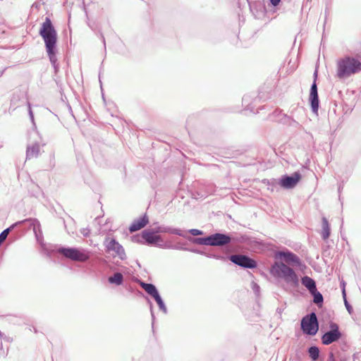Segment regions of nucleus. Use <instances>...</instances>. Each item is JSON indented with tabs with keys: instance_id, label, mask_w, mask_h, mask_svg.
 Instances as JSON below:
<instances>
[{
	"instance_id": "b1692460",
	"label": "nucleus",
	"mask_w": 361,
	"mask_h": 361,
	"mask_svg": "<svg viewBox=\"0 0 361 361\" xmlns=\"http://www.w3.org/2000/svg\"><path fill=\"white\" fill-rule=\"evenodd\" d=\"M213 186H209L207 190L202 191V190H196L192 192V197L195 200L203 199L205 198L209 194L213 192Z\"/></svg>"
},
{
	"instance_id": "4d7b16f0",
	"label": "nucleus",
	"mask_w": 361,
	"mask_h": 361,
	"mask_svg": "<svg viewBox=\"0 0 361 361\" xmlns=\"http://www.w3.org/2000/svg\"><path fill=\"white\" fill-rule=\"evenodd\" d=\"M256 5H258L260 7H263V6L262 5V4L260 2H258V3H255Z\"/></svg>"
},
{
	"instance_id": "052dcab7",
	"label": "nucleus",
	"mask_w": 361,
	"mask_h": 361,
	"mask_svg": "<svg viewBox=\"0 0 361 361\" xmlns=\"http://www.w3.org/2000/svg\"><path fill=\"white\" fill-rule=\"evenodd\" d=\"M248 3H249V6H250V9H252V5L251 4V3H250V2H249V1H248Z\"/></svg>"
},
{
	"instance_id": "f704fd0d",
	"label": "nucleus",
	"mask_w": 361,
	"mask_h": 361,
	"mask_svg": "<svg viewBox=\"0 0 361 361\" xmlns=\"http://www.w3.org/2000/svg\"><path fill=\"white\" fill-rule=\"evenodd\" d=\"M345 307L348 311V312L351 314L353 312V306L350 304V302L348 301L347 295L345 294V295H342Z\"/></svg>"
},
{
	"instance_id": "f03ea898",
	"label": "nucleus",
	"mask_w": 361,
	"mask_h": 361,
	"mask_svg": "<svg viewBox=\"0 0 361 361\" xmlns=\"http://www.w3.org/2000/svg\"><path fill=\"white\" fill-rule=\"evenodd\" d=\"M39 35L44 42L45 49L56 76L59 71L57 59L58 34L49 17H46L44 21L41 24Z\"/></svg>"
},
{
	"instance_id": "09e8293b",
	"label": "nucleus",
	"mask_w": 361,
	"mask_h": 361,
	"mask_svg": "<svg viewBox=\"0 0 361 361\" xmlns=\"http://www.w3.org/2000/svg\"><path fill=\"white\" fill-rule=\"evenodd\" d=\"M81 233H82L84 236L87 237V236H88V235H89L90 231H89V230H87V229H85V228H83V229H82V231H81Z\"/></svg>"
},
{
	"instance_id": "9b49d317",
	"label": "nucleus",
	"mask_w": 361,
	"mask_h": 361,
	"mask_svg": "<svg viewBox=\"0 0 361 361\" xmlns=\"http://www.w3.org/2000/svg\"><path fill=\"white\" fill-rule=\"evenodd\" d=\"M228 258L232 263L245 269H256L258 266L257 262L247 255L235 254L229 255Z\"/></svg>"
},
{
	"instance_id": "393cba45",
	"label": "nucleus",
	"mask_w": 361,
	"mask_h": 361,
	"mask_svg": "<svg viewBox=\"0 0 361 361\" xmlns=\"http://www.w3.org/2000/svg\"><path fill=\"white\" fill-rule=\"evenodd\" d=\"M131 240L133 243L147 245L145 230L144 229L140 233L132 235Z\"/></svg>"
},
{
	"instance_id": "37998d69",
	"label": "nucleus",
	"mask_w": 361,
	"mask_h": 361,
	"mask_svg": "<svg viewBox=\"0 0 361 361\" xmlns=\"http://www.w3.org/2000/svg\"><path fill=\"white\" fill-rule=\"evenodd\" d=\"M54 80L56 82L57 87L60 89V91H62L63 90V87H62L63 84L61 82V79H59V78H54Z\"/></svg>"
},
{
	"instance_id": "7ed1b4c3",
	"label": "nucleus",
	"mask_w": 361,
	"mask_h": 361,
	"mask_svg": "<svg viewBox=\"0 0 361 361\" xmlns=\"http://www.w3.org/2000/svg\"><path fill=\"white\" fill-rule=\"evenodd\" d=\"M361 73V50L352 55H345L336 61L335 77L341 80Z\"/></svg>"
},
{
	"instance_id": "680f3d73",
	"label": "nucleus",
	"mask_w": 361,
	"mask_h": 361,
	"mask_svg": "<svg viewBox=\"0 0 361 361\" xmlns=\"http://www.w3.org/2000/svg\"><path fill=\"white\" fill-rule=\"evenodd\" d=\"M99 79H100V74L99 75ZM99 82H100V84H102V80H99Z\"/></svg>"
},
{
	"instance_id": "7c9ffc66",
	"label": "nucleus",
	"mask_w": 361,
	"mask_h": 361,
	"mask_svg": "<svg viewBox=\"0 0 361 361\" xmlns=\"http://www.w3.org/2000/svg\"><path fill=\"white\" fill-rule=\"evenodd\" d=\"M278 182H279V179H275V178H272L270 180H269V179L263 180V183L264 184H267V185L268 186V189L271 190L272 191L274 190V188H276L278 185H279V183Z\"/></svg>"
},
{
	"instance_id": "39448f33",
	"label": "nucleus",
	"mask_w": 361,
	"mask_h": 361,
	"mask_svg": "<svg viewBox=\"0 0 361 361\" xmlns=\"http://www.w3.org/2000/svg\"><path fill=\"white\" fill-rule=\"evenodd\" d=\"M301 330L303 334L314 336L319 328V323L314 312H312L305 315L300 321Z\"/></svg>"
},
{
	"instance_id": "49530a36",
	"label": "nucleus",
	"mask_w": 361,
	"mask_h": 361,
	"mask_svg": "<svg viewBox=\"0 0 361 361\" xmlns=\"http://www.w3.org/2000/svg\"><path fill=\"white\" fill-rule=\"evenodd\" d=\"M273 114L275 116H279V115L282 114V110L280 109H277L273 112Z\"/></svg>"
},
{
	"instance_id": "72a5a7b5",
	"label": "nucleus",
	"mask_w": 361,
	"mask_h": 361,
	"mask_svg": "<svg viewBox=\"0 0 361 361\" xmlns=\"http://www.w3.org/2000/svg\"><path fill=\"white\" fill-rule=\"evenodd\" d=\"M251 288L252 289L256 297H259L261 288L258 283L252 281L251 283Z\"/></svg>"
},
{
	"instance_id": "ea45409f",
	"label": "nucleus",
	"mask_w": 361,
	"mask_h": 361,
	"mask_svg": "<svg viewBox=\"0 0 361 361\" xmlns=\"http://www.w3.org/2000/svg\"><path fill=\"white\" fill-rule=\"evenodd\" d=\"M345 287H346L345 281L344 280H341L340 282V288L341 289L342 295H345V294H346Z\"/></svg>"
},
{
	"instance_id": "aec40b11",
	"label": "nucleus",
	"mask_w": 361,
	"mask_h": 361,
	"mask_svg": "<svg viewBox=\"0 0 361 361\" xmlns=\"http://www.w3.org/2000/svg\"><path fill=\"white\" fill-rule=\"evenodd\" d=\"M108 282L116 286H123L124 283V276L121 271H116L113 275L108 277Z\"/></svg>"
},
{
	"instance_id": "c756f323",
	"label": "nucleus",
	"mask_w": 361,
	"mask_h": 361,
	"mask_svg": "<svg viewBox=\"0 0 361 361\" xmlns=\"http://www.w3.org/2000/svg\"><path fill=\"white\" fill-rule=\"evenodd\" d=\"M251 100V97L248 94H245L243 96L242 99L243 104L245 106V109L249 110L251 112L255 113L254 106H252V104L250 103Z\"/></svg>"
},
{
	"instance_id": "f257e3e1",
	"label": "nucleus",
	"mask_w": 361,
	"mask_h": 361,
	"mask_svg": "<svg viewBox=\"0 0 361 361\" xmlns=\"http://www.w3.org/2000/svg\"><path fill=\"white\" fill-rule=\"evenodd\" d=\"M269 274L276 279L284 281L294 289L299 288L300 282L308 290L309 293L317 288L316 282L312 278L304 276L300 280L295 271L282 262H274L269 268Z\"/></svg>"
},
{
	"instance_id": "bb28decb",
	"label": "nucleus",
	"mask_w": 361,
	"mask_h": 361,
	"mask_svg": "<svg viewBox=\"0 0 361 361\" xmlns=\"http://www.w3.org/2000/svg\"><path fill=\"white\" fill-rule=\"evenodd\" d=\"M189 240L198 245L210 246L209 235L204 237L189 238Z\"/></svg>"
},
{
	"instance_id": "de8ad7c7",
	"label": "nucleus",
	"mask_w": 361,
	"mask_h": 361,
	"mask_svg": "<svg viewBox=\"0 0 361 361\" xmlns=\"http://www.w3.org/2000/svg\"><path fill=\"white\" fill-rule=\"evenodd\" d=\"M108 268H109V271H110L114 272V274L116 271H118L117 270L116 267H114V266H112V265H109H109H108Z\"/></svg>"
},
{
	"instance_id": "2f4dec72",
	"label": "nucleus",
	"mask_w": 361,
	"mask_h": 361,
	"mask_svg": "<svg viewBox=\"0 0 361 361\" xmlns=\"http://www.w3.org/2000/svg\"><path fill=\"white\" fill-rule=\"evenodd\" d=\"M27 111H28V115H29L30 121L33 126V128H36L37 126H36V123L35 121L34 113L32 110L31 104L30 102H27Z\"/></svg>"
},
{
	"instance_id": "5fc2aeb1",
	"label": "nucleus",
	"mask_w": 361,
	"mask_h": 361,
	"mask_svg": "<svg viewBox=\"0 0 361 361\" xmlns=\"http://www.w3.org/2000/svg\"><path fill=\"white\" fill-rule=\"evenodd\" d=\"M68 111H70V112L71 113V114L73 115V111H72V109H71V106L68 104Z\"/></svg>"
},
{
	"instance_id": "c9c22d12",
	"label": "nucleus",
	"mask_w": 361,
	"mask_h": 361,
	"mask_svg": "<svg viewBox=\"0 0 361 361\" xmlns=\"http://www.w3.org/2000/svg\"><path fill=\"white\" fill-rule=\"evenodd\" d=\"M19 101V95L13 94L11 99V107H13V109H16L19 105L17 104V102Z\"/></svg>"
},
{
	"instance_id": "f8f14e48",
	"label": "nucleus",
	"mask_w": 361,
	"mask_h": 361,
	"mask_svg": "<svg viewBox=\"0 0 361 361\" xmlns=\"http://www.w3.org/2000/svg\"><path fill=\"white\" fill-rule=\"evenodd\" d=\"M301 173L298 171L291 174H284L279 178V183L281 188L290 190L293 189L302 179Z\"/></svg>"
},
{
	"instance_id": "a878e982",
	"label": "nucleus",
	"mask_w": 361,
	"mask_h": 361,
	"mask_svg": "<svg viewBox=\"0 0 361 361\" xmlns=\"http://www.w3.org/2000/svg\"><path fill=\"white\" fill-rule=\"evenodd\" d=\"M166 246L164 249H173V250H188V247H186L185 243H178L176 244H173L171 241H166Z\"/></svg>"
},
{
	"instance_id": "412c9836",
	"label": "nucleus",
	"mask_w": 361,
	"mask_h": 361,
	"mask_svg": "<svg viewBox=\"0 0 361 361\" xmlns=\"http://www.w3.org/2000/svg\"><path fill=\"white\" fill-rule=\"evenodd\" d=\"M322 230L321 232V236L324 240H326L329 238L331 235V225L328 219L325 216H323L322 218Z\"/></svg>"
},
{
	"instance_id": "4be33fe9",
	"label": "nucleus",
	"mask_w": 361,
	"mask_h": 361,
	"mask_svg": "<svg viewBox=\"0 0 361 361\" xmlns=\"http://www.w3.org/2000/svg\"><path fill=\"white\" fill-rule=\"evenodd\" d=\"M312 296V302L317 305L318 307H321L324 304V297L322 294L316 288L314 290L310 293Z\"/></svg>"
},
{
	"instance_id": "4c0bfd02",
	"label": "nucleus",
	"mask_w": 361,
	"mask_h": 361,
	"mask_svg": "<svg viewBox=\"0 0 361 361\" xmlns=\"http://www.w3.org/2000/svg\"><path fill=\"white\" fill-rule=\"evenodd\" d=\"M228 256L229 255H221L219 254L214 253L212 255V258L216 259H221L223 261H226L227 259H229Z\"/></svg>"
},
{
	"instance_id": "6e6552de",
	"label": "nucleus",
	"mask_w": 361,
	"mask_h": 361,
	"mask_svg": "<svg viewBox=\"0 0 361 361\" xmlns=\"http://www.w3.org/2000/svg\"><path fill=\"white\" fill-rule=\"evenodd\" d=\"M276 259H283L291 265L297 267L300 271H305L307 266L305 262L294 252L286 248L276 252Z\"/></svg>"
},
{
	"instance_id": "3c124183",
	"label": "nucleus",
	"mask_w": 361,
	"mask_h": 361,
	"mask_svg": "<svg viewBox=\"0 0 361 361\" xmlns=\"http://www.w3.org/2000/svg\"><path fill=\"white\" fill-rule=\"evenodd\" d=\"M101 38L102 39V42H103V44H104V48H106V41H105V38L103 35V34H101Z\"/></svg>"
},
{
	"instance_id": "20e7f679",
	"label": "nucleus",
	"mask_w": 361,
	"mask_h": 361,
	"mask_svg": "<svg viewBox=\"0 0 361 361\" xmlns=\"http://www.w3.org/2000/svg\"><path fill=\"white\" fill-rule=\"evenodd\" d=\"M54 251L56 254H59L67 259L79 262H85L90 258L89 252L80 247L60 245L56 247Z\"/></svg>"
},
{
	"instance_id": "473e14b6",
	"label": "nucleus",
	"mask_w": 361,
	"mask_h": 361,
	"mask_svg": "<svg viewBox=\"0 0 361 361\" xmlns=\"http://www.w3.org/2000/svg\"><path fill=\"white\" fill-rule=\"evenodd\" d=\"M146 299H147V303L149 306V310H150V313H151L152 328V329H154V322H155V315H154V312L153 310V304L148 298H146Z\"/></svg>"
},
{
	"instance_id": "4468645a",
	"label": "nucleus",
	"mask_w": 361,
	"mask_h": 361,
	"mask_svg": "<svg viewBox=\"0 0 361 361\" xmlns=\"http://www.w3.org/2000/svg\"><path fill=\"white\" fill-rule=\"evenodd\" d=\"M210 246H224L232 242L231 235L227 233H214L209 235Z\"/></svg>"
},
{
	"instance_id": "e433bc0d",
	"label": "nucleus",
	"mask_w": 361,
	"mask_h": 361,
	"mask_svg": "<svg viewBox=\"0 0 361 361\" xmlns=\"http://www.w3.org/2000/svg\"><path fill=\"white\" fill-rule=\"evenodd\" d=\"M187 233H190V235L193 236H198L203 235L204 232L202 230L197 229V228H191L187 231Z\"/></svg>"
},
{
	"instance_id": "dca6fc26",
	"label": "nucleus",
	"mask_w": 361,
	"mask_h": 361,
	"mask_svg": "<svg viewBox=\"0 0 361 361\" xmlns=\"http://www.w3.org/2000/svg\"><path fill=\"white\" fill-rule=\"evenodd\" d=\"M148 224L149 217L147 213H145L131 223L129 226L128 230L130 233H134L145 227Z\"/></svg>"
},
{
	"instance_id": "f3484780",
	"label": "nucleus",
	"mask_w": 361,
	"mask_h": 361,
	"mask_svg": "<svg viewBox=\"0 0 361 361\" xmlns=\"http://www.w3.org/2000/svg\"><path fill=\"white\" fill-rule=\"evenodd\" d=\"M23 221L30 223V226L32 228L37 242L40 245L42 244L43 234L39 221L37 219H27Z\"/></svg>"
},
{
	"instance_id": "13d9d810",
	"label": "nucleus",
	"mask_w": 361,
	"mask_h": 361,
	"mask_svg": "<svg viewBox=\"0 0 361 361\" xmlns=\"http://www.w3.org/2000/svg\"><path fill=\"white\" fill-rule=\"evenodd\" d=\"M341 188H342L341 185H339L338 188V190L339 192H341Z\"/></svg>"
},
{
	"instance_id": "bf43d9fd",
	"label": "nucleus",
	"mask_w": 361,
	"mask_h": 361,
	"mask_svg": "<svg viewBox=\"0 0 361 361\" xmlns=\"http://www.w3.org/2000/svg\"><path fill=\"white\" fill-rule=\"evenodd\" d=\"M34 332H35V334H37V333H38V331H37V329L36 328H34Z\"/></svg>"
},
{
	"instance_id": "a18cd8bd",
	"label": "nucleus",
	"mask_w": 361,
	"mask_h": 361,
	"mask_svg": "<svg viewBox=\"0 0 361 361\" xmlns=\"http://www.w3.org/2000/svg\"><path fill=\"white\" fill-rule=\"evenodd\" d=\"M134 293H135L137 296L145 297L144 293L141 290H140L137 288H135Z\"/></svg>"
},
{
	"instance_id": "5701e85b",
	"label": "nucleus",
	"mask_w": 361,
	"mask_h": 361,
	"mask_svg": "<svg viewBox=\"0 0 361 361\" xmlns=\"http://www.w3.org/2000/svg\"><path fill=\"white\" fill-rule=\"evenodd\" d=\"M307 352L312 361H319V358L320 356V350L317 346H310L307 348Z\"/></svg>"
},
{
	"instance_id": "423d86ee",
	"label": "nucleus",
	"mask_w": 361,
	"mask_h": 361,
	"mask_svg": "<svg viewBox=\"0 0 361 361\" xmlns=\"http://www.w3.org/2000/svg\"><path fill=\"white\" fill-rule=\"evenodd\" d=\"M343 337V333L340 330L339 325L334 322L329 323V330L324 331L321 336L322 343L329 345L338 342Z\"/></svg>"
},
{
	"instance_id": "c85d7f7f",
	"label": "nucleus",
	"mask_w": 361,
	"mask_h": 361,
	"mask_svg": "<svg viewBox=\"0 0 361 361\" xmlns=\"http://www.w3.org/2000/svg\"><path fill=\"white\" fill-rule=\"evenodd\" d=\"M21 223V221H18L15 224H13L11 226H9L8 228L4 229L3 231H1V233H0V244L4 240L6 239L8 235V233L12 230L13 229V228L17 225V224H20Z\"/></svg>"
},
{
	"instance_id": "58836bf2",
	"label": "nucleus",
	"mask_w": 361,
	"mask_h": 361,
	"mask_svg": "<svg viewBox=\"0 0 361 361\" xmlns=\"http://www.w3.org/2000/svg\"><path fill=\"white\" fill-rule=\"evenodd\" d=\"M188 251L193 252V253L202 255H203V254H204V251H203L199 248H196V247H191V248L188 247Z\"/></svg>"
},
{
	"instance_id": "e2e57ef3",
	"label": "nucleus",
	"mask_w": 361,
	"mask_h": 361,
	"mask_svg": "<svg viewBox=\"0 0 361 361\" xmlns=\"http://www.w3.org/2000/svg\"><path fill=\"white\" fill-rule=\"evenodd\" d=\"M61 219H62L63 222V224L66 226V224H65V220H64L62 217H61Z\"/></svg>"
},
{
	"instance_id": "a19ab883",
	"label": "nucleus",
	"mask_w": 361,
	"mask_h": 361,
	"mask_svg": "<svg viewBox=\"0 0 361 361\" xmlns=\"http://www.w3.org/2000/svg\"><path fill=\"white\" fill-rule=\"evenodd\" d=\"M281 0H269V6L271 7H276L279 5Z\"/></svg>"
},
{
	"instance_id": "0eeeda50",
	"label": "nucleus",
	"mask_w": 361,
	"mask_h": 361,
	"mask_svg": "<svg viewBox=\"0 0 361 361\" xmlns=\"http://www.w3.org/2000/svg\"><path fill=\"white\" fill-rule=\"evenodd\" d=\"M104 244L105 245L106 252H113V257H117L121 261H124L127 259L124 247L115 238L106 237L104 240Z\"/></svg>"
},
{
	"instance_id": "ddd939ff",
	"label": "nucleus",
	"mask_w": 361,
	"mask_h": 361,
	"mask_svg": "<svg viewBox=\"0 0 361 361\" xmlns=\"http://www.w3.org/2000/svg\"><path fill=\"white\" fill-rule=\"evenodd\" d=\"M146 239H147V245L150 247H156L161 249H164L166 246V241L164 238L156 233L154 230L152 228H146Z\"/></svg>"
},
{
	"instance_id": "8fccbe9b",
	"label": "nucleus",
	"mask_w": 361,
	"mask_h": 361,
	"mask_svg": "<svg viewBox=\"0 0 361 361\" xmlns=\"http://www.w3.org/2000/svg\"><path fill=\"white\" fill-rule=\"evenodd\" d=\"M213 254H214V253H212V252H204V254H203V255H204V256H206V257H209V258H212V255H213Z\"/></svg>"
},
{
	"instance_id": "9d476101",
	"label": "nucleus",
	"mask_w": 361,
	"mask_h": 361,
	"mask_svg": "<svg viewBox=\"0 0 361 361\" xmlns=\"http://www.w3.org/2000/svg\"><path fill=\"white\" fill-rule=\"evenodd\" d=\"M318 77V68H316L313 73V82L311 85L309 95V103L312 112L318 115L320 101L318 95V87L317 80Z\"/></svg>"
},
{
	"instance_id": "1a4fd4ad",
	"label": "nucleus",
	"mask_w": 361,
	"mask_h": 361,
	"mask_svg": "<svg viewBox=\"0 0 361 361\" xmlns=\"http://www.w3.org/2000/svg\"><path fill=\"white\" fill-rule=\"evenodd\" d=\"M140 285L155 300L159 310L164 314H167V307L157 286L152 283H147L143 281H140Z\"/></svg>"
},
{
	"instance_id": "6ab92c4d",
	"label": "nucleus",
	"mask_w": 361,
	"mask_h": 361,
	"mask_svg": "<svg viewBox=\"0 0 361 361\" xmlns=\"http://www.w3.org/2000/svg\"><path fill=\"white\" fill-rule=\"evenodd\" d=\"M39 154V144L37 142L28 145L26 148V159L36 158Z\"/></svg>"
},
{
	"instance_id": "603ef678",
	"label": "nucleus",
	"mask_w": 361,
	"mask_h": 361,
	"mask_svg": "<svg viewBox=\"0 0 361 361\" xmlns=\"http://www.w3.org/2000/svg\"><path fill=\"white\" fill-rule=\"evenodd\" d=\"M6 68H4L3 70L0 71V77H1L5 71Z\"/></svg>"
},
{
	"instance_id": "c03bdc74",
	"label": "nucleus",
	"mask_w": 361,
	"mask_h": 361,
	"mask_svg": "<svg viewBox=\"0 0 361 361\" xmlns=\"http://www.w3.org/2000/svg\"><path fill=\"white\" fill-rule=\"evenodd\" d=\"M125 288L126 289L129 291L130 293H134L135 292V288L133 287L132 286H130V284H126L125 285Z\"/></svg>"
},
{
	"instance_id": "a211bd4d",
	"label": "nucleus",
	"mask_w": 361,
	"mask_h": 361,
	"mask_svg": "<svg viewBox=\"0 0 361 361\" xmlns=\"http://www.w3.org/2000/svg\"><path fill=\"white\" fill-rule=\"evenodd\" d=\"M350 356L345 352L336 350L335 352H329L327 361H348Z\"/></svg>"
},
{
	"instance_id": "6e6d98bb",
	"label": "nucleus",
	"mask_w": 361,
	"mask_h": 361,
	"mask_svg": "<svg viewBox=\"0 0 361 361\" xmlns=\"http://www.w3.org/2000/svg\"><path fill=\"white\" fill-rule=\"evenodd\" d=\"M0 350H3V344H2V342L0 341Z\"/></svg>"
},
{
	"instance_id": "cd10ccee",
	"label": "nucleus",
	"mask_w": 361,
	"mask_h": 361,
	"mask_svg": "<svg viewBox=\"0 0 361 361\" xmlns=\"http://www.w3.org/2000/svg\"><path fill=\"white\" fill-rule=\"evenodd\" d=\"M281 121L283 123L287 124L294 128H298L300 126V123L298 121L286 114H283V118L281 119Z\"/></svg>"
},
{
	"instance_id": "2eb2a0df",
	"label": "nucleus",
	"mask_w": 361,
	"mask_h": 361,
	"mask_svg": "<svg viewBox=\"0 0 361 361\" xmlns=\"http://www.w3.org/2000/svg\"><path fill=\"white\" fill-rule=\"evenodd\" d=\"M157 226L153 228L157 234L159 235V233H169L173 234L178 236L185 237L183 231L178 228H173L172 226H165V225H159L158 223H155Z\"/></svg>"
},
{
	"instance_id": "79ce46f5",
	"label": "nucleus",
	"mask_w": 361,
	"mask_h": 361,
	"mask_svg": "<svg viewBox=\"0 0 361 361\" xmlns=\"http://www.w3.org/2000/svg\"><path fill=\"white\" fill-rule=\"evenodd\" d=\"M0 339H4V341H6L8 342H11L12 341V338L8 337V336H6L4 333H2L1 331H0Z\"/></svg>"
},
{
	"instance_id": "864d4df0",
	"label": "nucleus",
	"mask_w": 361,
	"mask_h": 361,
	"mask_svg": "<svg viewBox=\"0 0 361 361\" xmlns=\"http://www.w3.org/2000/svg\"><path fill=\"white\" fill-rule=\"evenodd\" d=\"M38 4L37 3H34L32 5V7H35V8H38Z\"/></svg>"
}]
</instances>
